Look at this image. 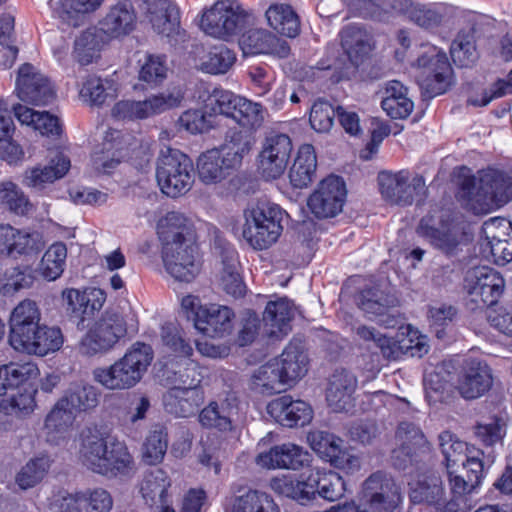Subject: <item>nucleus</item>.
Wrapping results in <instances>:
<instances>
[{"mask_svg":"<svg viewBox=\"0 0 512 512\" xmlns=\"http://www.w3.org/2000/svg\"><path fill=\"white\" fill-rule=\"evenodd\" d=\"M79 457L89 470L103 476L128 475L134 468L125 443L98 427L82 430Z\"/></svg>","mask_w":512,"mask_h":512,"instance_id":"obj_1","label":"nucleus"},{"mask_svg":"<svg viewBox=\"0 0 512 512\" xmlns=\"http://www.w3.org/2000/svg\"><path fill=\"white\" fill-rule=\"evenodd\" d=\"M270 485L275 493L301 505L316 499V496L330 502L337 501L345 492V482L338 473L317 467L301 473L298 479L292 476L273 478Z\"/></svg>","mask_w":512,"mask_h":512,"instance_id":"obj_2","label":"nucleus"},{"mask_svg":"<svg viewBox=\"0 0 512 512\" xmlns=\"http://www.w3.org/2000/svg\"><path fill=\"white\" fill-rule=\"evenodd\" d=\"M154 358L149 344L135 342L125 354L109 367L93 370L94 380L109 390H126L136 386Z\"/></svg>","mask_w":512,"mask_h":512,"instance_id":"obj_3","label":"nucleus"},{"mask_svg":"<svg viewBox=\"0 0 512 512\" xmlns=\"http://www.w3.org/2000/svg\"><path fill=\"white\" fill-rule=\"evenodd\" d=\"M285 211L277 204L259 202L244 210L243 238L255 250H265L277 242L283 231Z\"/></svg>","mask_w":512,"mask_h":512,"instance_id":"obj_4","label":"nucleus"},{"mask_svg":"<svg viewBox=\"0 0 512 512\" xmlns=\"http://www.w3.org/2000/svg\"><path fill=\"white\" fill-rule=\"evenodd\" d=\"M137 332L138 324L133 318L127 322L119 313L105 312L81 339L80 351L87 356L106 353L126 335Z\"/></svg>","mask_w":512,"mask_h":512,"instance_id":"obj_5","label":"nucleus"},{"mask_svg":"<svg viewBox=\"0 0 512 512\" xmlns=\"http://www.w3.org/2000/svg\"><path fill=\"white\" fill-rule=\"evenodd\" d=\"M156 179L161 191L171 198L185 195L194 183L192 160L178 149H161L156 168Z\"/></svg>","mask_w":512,"mask_h":512,"instance_id":"obj_6","label":"nucleus"},{"mask_svg":"<svg viewBox=\"0 0 512 512\" xmlns=\"http://www.w3.org/2000/svg\"><path fill=\"white\" fill-rule=\"evenodd\" d=\"M252 20V14L237 2L219 0L203 13L200 27L207 35L228 41L244 30Z\"/></svg>","mask_w":512,"mask_h":512,"instance_id":"obj_7","label":"nucleus"},{"mask_svg":"<svg viewBox=\"0 0 512 512\" xmlns=\"http://www.w3.org/2000/svg\"><path fill=\"white\" fill-rule=\"evenodd\" d=\"M416 66L422 69L424 75L419 79L424 95L433 98L448 90L453 70L443 49L429 43L421 45Z\"/></svg>","mask_w":512,"mask_h":512,"instance_id":"obj_8","label":"nucleus"},{"mask_svg":"<svg viewBox=\"0 0 512 512\" xmlns=\"http://www.w3.org/2000/svg\"><path fill=\"white\" fill-rule=\"evenodd\" d=\"M417 234L435 249L446 255H455L460 245V232L448 210H438L424 216L417 227Z\"/></svg>","mask_w":512,"mask_h":512,"instance_id":"obj_9","label":"nucleus"},{"mask_svg":"<svg viewBox=\"0 0 512 512\" xmlns=\"http://www.w3.org/2000/svg\"><path fill=\"white\" fill-rule=\"evenodd\" d=\"M378 184L385 201L399 206L422 202L427 193L424 177L416 175L410 179V174L406 170L395 173L382 171L378 175Z\"/></svg>","mask_w":512,"mask_h":512,"instance_id":"obj_10","label":"nucleus"},{"mask_svg":"<svg viewBox=\"0 0 512 512\" xmlns=\"http://www.w3.org/2000/svg\"><path fill=\"white\" fill-rule=\"evenodd\" d=\"M183 99L182 91L173 89L142 101L121 100L113 106L111 113L117 120H142L179 106Z\"/></svg>","mask_w":512,"mask_h":512,"instance_id":"obj_11","label":"nucleus"},{"mask_svg":"<svg viewBox=\"0 0 512 512\" xmlns=\"http://www.w3.org/2000/svg\"><path fill=\"white\" fill-rule=\"evenodd\" d=\"M470 301L477 308L495 305L505 289V280L493 268L480 266L471 269L465 278Z\"/></svg>","mask_w":512,"mask_h":512,"instance_id":"obj_12","label":"nucleus"},{"mask_svg":"<svg viewBox=\"0 0 512 512\" xmlns=\"http://www.w3.org/2000/svg\"><path fill=\"white\" fill-rule=\"evenodd\" d=\"M50 505L61 512H109L113 499L107 490L100 487L75 493L59 490L51 497Z\"/></svg>","mask_w":512,"mask_h":512,"instance_id":"obj_13","label":"nucleus"},{"mask_svg":"<svg viewBox=\"0 0 512 512\" xmlns=\"http://www.w3.org/2000/svg\"><path fill=\"white\" fill-rule=\"evenodd\" d=\"M162 259L166 271L176 280L190 282L199 273L195 239L162 246Z\"/></svg>","mask_w":512,"mask_h":512,"instance_id":"obj_14","label":"nucleus"},{"mask_svg":"<svg viewBox=\"0 0 512 512\" xmlns=\"http://www.w3.org/2000/svg\"><path fill=\"white\" fill-rule=\"evenodd\" d=\"M346 195L343 179L330 175L318 184L317 189L309 196L307 205L316 218L335 217L342 211Z\"/></svg>","mask_w":512,"mask_h":512,"instance_id":"obj_15","label":"nucleus"},{"mask_svg":"<svg viewBox=\"0 0 512 512\" xmlns=\"http://www.w3.org/2000/svg\"><path fill=\"white\" fill-rule=\"evenodd\" d=\"M146 17L153 30L171 45L185 42L186 31L180 24V11L172 0H153L148 3Z\"/></svg>","mask_w":512,"mask_h":512,"instance_id":"obj_16","label":"nucleus"},{"mask_svg":"<svg viewBox=\"0 0 512 512\" xmlns=\"http://www.w3.org/2000/svg\"><path fill=\"white\" fill-rule=\"evenodd\" d=\"M293 146L288 135L278 133L265 139L258 156V169L267 179H277L286 170Z\"/></svg>","mask_w":512,"mask_h":512,"instance_id":"obj_17","label":"nucleus"},{"mask_svg":"<svg viewBox=\"0 0 512 512\" xmlns=\"http://www.w3.org/2000/svg\"><path fill=\"white\" fill-rule=\"evenodd\" d=\"M16 92L20 100L33 105H48L55 98V91L49 79L28 63L19 68Z\"/></svg>","mask_w":512,"mask_h":512,"instance_id":"obj_18","label":"nucleus"},{"mask_svg":"<svg viewBox=\"0 0 512 512\" xmlns=\"http://www.w3.org/2000/svg\"><path fill=\"white\" fill-rule=\"evenodd\" d=\"M363 495L372 512H393L401 501L399 487L382 472L373 473L365 480Z\"/></svg>","mask_w":512,"mask_h":512,"instance_id":"obj_19","label":"nucleus"},{"mask_svg":"<svg viewBox=\"0 0 512 512\" xmlns=\"http://www.w3.org/2000/svg\"><path fill=\"white\" fill-rule=\"evenodd\" d=\"M66 312L80 322L99 311L106 301V293L100 288H88L84 291L70 288L62 292Z\"/></svg>","mask_w":512,"mask_h":512,"instance_id":"obj_20","label":"nucleus"},{"mask_svg":"<svg viewBox=\"0 0 512 512\" xmlns=\"http://www.w3.org/2000/svg\"><path fill=\"white\" fill-rule=\"evenodd\" d=\"M267 412L280 425L289 428L308 424L313 414L307 402L293 400L290 395H284L269 402Z\"/></svg>","mask_w":512,"mask_h":512,"instance_id":"obj_21","label":"nucleus"},{"mask_svg":"<svg viewBox=\"0 0 512 512\" xmlns=\"http://www.w3.org/2000/svg\"><path fill=\"white\" fill-rule=\"evenodd\" d=\"M256 462L259 466L268 469L299 470L309 464L310 454L298 445L284 443L272 447L267 452L260 453Z\"/></svg>","mask_w":512,"mask_h":512,"instance_id":"obj_22","label":"nucleus"},{"mask_svg":"<svg viewBox=\"0 0 512 512\" xmlns=\"http://www.w3.org/2000/svg\"><path fill=\"white\" fill-rule=\"evenodd\" d=\"M239 46L244 55L271 54L285 58L290 54L287 41L265 29H249L239 39Z\"/></svg>","mask_w":512,"mask_h":512,"instance_id":"obj_23","label":"nucleus"},{"mask_svg":"<svg viewBox=\"0 0 512 512\" xmlns=\"http://www.w3.org/2000/svg\"><path fill=\"white\" fill-rule=\"evenodd\" d=\"M458 197L463 206L475 215L488 214L499 208L488 187H484L482 176L479 178L475 176L463 178Z\"/></svg>","mask_w":512,"mask_h":512,"instance_id":"obj_24","label":"nucleus"},{"mask_svg":"<svg viewBox=\"0 0 512 512\" xmlns=\"http://www.w3.org/2000/svg\"><path fill=\"white\" fill-rule=\"evenodd\" d=\"M203 401L204 392L201 387L172 386L162 396L164 410L182 418L194 415Z\"/></svg>","mask_w":512,"mask_h":512,"instance_id":"obj_25","label":"nucleus"},{"mask_svg":"<svg viewBox=\"0 0 512 512\" xmlns=\"http://www.w3.org/2000/svg\"><path fill=\"white\" fill-rule=\"evenodd\" d=\"M492 382L491 369L486 362L468 359L465 362L458 389L465 399H476L491 388Z\"/></svg>","mask_w":512,"mask_h":512,"instance_id":"obj_26","label":"nucleus"},{"mask_svg":"<svg viewBox=\"0 0 512 512\" xmlns=\"http://www.w3.org/2000/svg\"><path fill=\"white\" fill-rule=\"evenodd\" d=\"M234 312L219 304L204 305L197 312L196 329L202 334L217 338L229 334L233 327Z\"/></svg>","mask_w":512,"mask_h":512,"instance_id":"obj_27","label":"nucleus"},{"mask_svg":"<svg viewBox=\"0 0 512 512\" xmlns=\"http://www.w3.org/2000/svg\"><path fill=\"white\" fill-rule=\"evenodd\" d=\"M400 447L393 451V464L398 469H405L412 462L417 450L426 447L427 439L422 430L414 423L403 421L396 431Z\"/></svg>","mask_w":512,"mask_h":512,"instance_id":"obj_28","label":"nucleus"},{"mask_svg":"<svg viewBox=\"0 0 512 512\" xmlns=\"http://www.w3.org/2000/svg\"><path fill=\"white\" fill-rule=\"evenodd\" d=\"M216 249L222 264L221 286L223 290L234 298L243 297L246 285L239 272L240 263L235 247L228 242H218Z\"/></svg>","mask_w":512,"mask_h":512,"instance_id":"obj_29","label":"nucleus"},{"mask_svg":"<svg viewBox=\"0 0 512 512\" xmlns=\"http://www.w3.org/2000/svg\"><path fill=\"white\" fill-rule=\"evenodd\" d=\"M482 455V451H470L469 456L462 461L465 477L456 474L455 471L450 472L448 481L451 493H468L470 495L481 485L485 477Z\"/></svg>","mask_w":512,"mask_h":512,"instance_id":"obj_30","label":"nucleus"},{"mask_svg":"<svg viewBox=\"0 0 512 512\" xmlns=\"http://www.w3.org/2000/svg\"><path fill=\"white\" fill-rule=\"evenodd\" d=\"M357 387L356 376L345 370H335L326 392L329 406L335 412L348 411L353 406V394Z\"/></svg>","mask_w":512,"mask_h":512,"instance_id":"obj_31","label":"nucleus"},{"mask_svg":"<svg viewBox=\"0 0 512 512\" xmlns=\"http://www.w3.org/2000/svg\"><path fill=\"white\" fill-rule=\"evenodd\" d=\"M294 304L287 297L269 301L263 313V321L270 338H282L291 331L294 318Z\"/></svg>","mask_w":512,"mask_h":512,"instance_id":"obj_32","label":"nucleus"},{"mask_svg":"<svg viewBox=\"0 0 512 512\" xmlns=\"http://www.w3.org/2000/svg\"><path fill=\"white\" fill-rule=\"evenodd\" d=\"M15 387L16 389L0 400V413L7 417L23 420L30 416L36 408L37 389L25 382Z\"/></svg>","mask_w":512,"mask_h":512,"instance_id":"obj_33","label":"nucleus"},{"mask_svg":"<svg viewBox=\"0 0 512 512\" xmlns=\"http://www.w3.org/2000/svg\"><path fill=\"white\" fill-rule=\"evenodd\" d=\"M286 384L300 380L308 372L309 359L300 342L291 341L282 354L272 359Z\"/></svg>","mask_w":512,"mask_h":512,"instance_id":"obj_34","label":"nucleus"},{"mask_svg":"<svg viewBox=\"0 0 512 512\" xmlns=\"http://www.w3.org/2000/svg\"><path fill=\"white\" fill-rule=\"evenodd\" d=\"M75 420V413L59 399L44 421V434L46 441L58 445L64 440Z\"/></svg>","mask_w":512,"mask_h":512,"instance_id":"obj_35","label":"nucleus"},{"mask_svg":"<svg viewBox=\"0 0 512 512\" xmlns=\"http://www.w3.org/2000/svg\"><path fill=\"white\" fill-rule=\"evenodd\" d=\"M317 168V157L311 144L300 146L296 158L289 170L290 183L295 188H306L314 180Z\"/></svg>","mask_w":512,"mask_h":512,"instance_id":"obj_36","label":"nucleus"},{"mask_svg":"<svg viewBox=\"0 0 512 512\" xmlns=\"http://www.w3.org/2000/svg\"><path fill=\"white\" fill-rule=\"evenodd\" d=\"M135 20L131 1L119 0L102 20V30L112 37L126 35L133 30Z\"/></svg>","mask_w":512,"mask_h":512,"instance_id":"obj_37","label":"nucleus"},{"mask_svg":"<svg viewBox=\"0 0 512 512\" xmlns=\"http://www.w3.org/2000/svg\"><path fill=\"white\" fill-rule=\"evenodd\" d=\"M13 113L21 124L33 127L41 135L57 137L62 132L59 119L46 111L39 112L18 104L13 106Z\"/></svg>","mask_w":512,"mask_h":512,"instance_id":"obj_38","label":"nucleus"},{"mask_svg":"<svg viewBox=\"0 0 512 512\" xmlns=\"http://www.w3.org/2000/svg\"><path fill=\"white\" fill-rule=\"evenodd\" d=\"M41 314L37 304L32 300L20 302L12 311L9 320V343L18 337L24 338L40 323Z\"/></svg>","mask_w":512,"mask_h":512,"instance_id":"obj_39","label":"nucleus"},{"mask_svg":"<svg viewBox=\"0 0 512 512\" xmlns=\"http://www.w3.org/2000/svg\"><path fill=\"white\" fill-rule=\"evenodd\" d=\"M162 352L173 359H185L193 355V347L182 328L174 322H166L160 331Z\"/></svg>","mask_w":512,"mask_h":512,"instance_id":"obj_40","label":"nucleus"},{"mask_svg":"<svg viewBox=\"0 0 512 512\" xmlns=\"http://www.w3.org/2000/svg\"><path fill=\"white\" fill-rule=\"evenodd\" d=\"M120 134L118 130L107 131L101 149L92 154V163L97 171L109 174L121 162L123 155Z\"/></svg>","mask_w":512,"mask_h":512,"instance_id":"obj_41","label":"nucleus"},{"mask_svg":"<svg viewBox=\"0 0 512 512\" xmlns=\"http://www.w3.org/2000/svg\"><path fill=\"white\" fill-rule=\"evenodd\" d=\"M168 65L165 55L146 54L139 60L138 81L135 89H154L160 86L167 78Z\"/></svg>","mask_w":512,"mask_h":512,"instance_id":"obj_42","label":"nucleus"},{"mask_svg":"<svg viewBox=\"0 0 512 512\" xmlns=\"http://www.w3.org/2000/svg\"><path fill=\"white\" fill-rule=\"evenodd\" d=\"M253 145V139L247 132L230 129L225 135L224 143L218 149L221 156L224 158L223 163H227V166L236 169L243 161L245 155H247Z\"/></svg>","mask_w":512,"mask_h":512,"instance_id":"obj_43","label":"nucleus"},{"mask_svg":"<svg viewBox=\"0 0 512 512\" xmlns=\"http://www.w3.org/2000/svg\"><path fill=\"white\" fill-rule=\"evenodd\" d=\"M70 168V160L63 154H58L51 160V165L35 167L26 171L24 183L28 187L41 190L47 183L62 178Z\"/></svg>","mask_w":512,"mask_h":512,"instance_id":"obj_44","label":"nucleus"},{"mask_svg":"<svg viewBox=\"0 0 512 512\" xmlns=\"http://www.w3.org/2000/svg\"><path fill=\"white\" fill-rule=\"evenodd\" d=\"M341 45L351 64L358 67L371 47L366 31L355 24L346 25L340 32Z\"/></svg>","mask_w":512,"mask_h":512,"instance_id":"obj_45","label":"nucleus"},{"mask_svg":"<svg viewBox=\"0 0 512 512\" xmlns=\"http://www.w3.org/2000/svg\"><path fill=\"white\" fill-rule=\"evenodd\" d=\"M445 494L442 480L435 473L425 474L410 484L409 498L413 504L436 505Z\"/></svg>","mask_w":512,"mask_h":512,"instance_id":"obj_46","label":"nucleus"},{"mask_svg":"<svg viewBox=\"0 0 512 512\" xmlns=\"http://www.w3.org/2000/svg\"><path fill=\"white\" fill-rule=\"evenodd\" d=\"M268 25L279 34L294 38L300 32L297 13L288 4H272L265 12Z\"/></svg>","mask_w":512,"mask_h":512,"instance_id":"obj_47","label":"nucleus"},{"mask_svg":"<svg viewBox=\"0 0 512 512\" xmlns=\"http://www.w3.org/2000/svg\"><path fill=\"white\" fill-rule=\"evenodd\" d=\"M158 235L162 246L167 243L186 241L187 238L195 239L194 232L188 219L180 212L171 211L160 220Z\"/></svg>","mask_w":512,"mask_h":512,"instance_id":"obj_48","label":"nucleus"},{"mask_svg":"<svg viewBox=\"0 0 512 512\" xmlns=\"http://www.w3.org/2000/svg\"><path fill=\"white\" fill-rule=\"evenodd\" d=\"M234 413L235 408L228 401H212L200 411L198 420L203 428L229 432L233 429Z\"/></svg>","mask_w":512,"mask_h":512,"instance_id":"obj_49","label":"nucleus"},{"mask_svg":"<svg viewBox=\"0 0 512 512\" xmlns=\"http://www.w3.org/2000/svg\"><path fill=\"white\" fill-rule=\"evenodd\" d=\"M223 162L224 158L218 149L202 153L197 160V171L201 182L209 185L224 180L233 168Z\"/></svg>","mask_w":512,"mask_h":512,"instance_id":"obj_50","label":"nucleus"},{"mask_svg":"<svg viewBox=\"0 0 512 512\" xmlns=\"http://www.w3.org/2000/svg\"><path fill=\"white\" fill-rule=\"evenodd\" d=\"M411 6L410 0H355L354 7L364 18L384 21L390 14H402Z\"/></svg>","mask_w":512,"mask_h":512,"instance_id":"obj_51","label":"nucleus"},{"mask_svg":"<svg viewBox=\"0 0 512 512\" xmlns=\"http://www.w3.org/2000/svg\"><path fill=\"white\" fill-rule=\"evenodd\" d=\"M171 485L170 478L162 469H155L145 474L140 492L145 502L150 505L167 506L168 488Z\"/></svg>","mask_w":512,"mask_h":512,"instance_id":"obj_52","label":"nucleus"},{"mask_svg":"<svg viewBox=\"0 0 512 512\" xmlns=\"http://www.w3.org/2000/svg\"><path fill=\"white\" fill-rule=\"evenodd\" d=\"M104 0H60L51 3L53 13L63 22L71 26H79L84 15L96 11Z\"/></svg>","mask_w":512,"mask_h":512,"instance_id":"obj_53","label":"nucleus"},{"mask_svg":"<svg viewBox=\"0 0 512 512\" xmlns=\"http://www.w3.org/2000/svg\"><path fill=\"white\" fill-rule=\"evenodd\" d=\"M236 61V54L227 46L220 44L213 46L199 59L198 68L211 75L227 73Z\"/></svg>","mask_w":512,"mask_h":512,"instance_id":"obj_54","label":"nucleus"},{"mask_svg":"<svg viewBox=\"0 0 512 512\" xmlns=\"http://www.w3.org/2000/svg\"><path fill=\"white\" fill-rule=\"evenodd\" d=\"M284 382L277 363L270 360L256 369L251 377V388L261 394L272 395L284 390Z\"/></svg>","mask_w":512,"mask_h":512,"instance_id":"obj_55","label":"nucleus"},{"mask_svg":"<svg viewBox=\"0 0 512 512\" xmlns=\"http://www.w3.org/2000/svg\"><path fill=\"white\" fill-rule=\"evenodd\" d=\"M97 389L82 382L72 383L60 398L74 413L87 411L98 405Z\"/></svg>","mask_w":512,"mask_h":512,"instance_id":"obj_56","label":"nucleus"},{"mask_svg":"<svg viewBox=\"0 0 512 512\" xmlns=\"http://www.w3.org/2000/svg\"><path fill=\"white\" fill-rule=\"evenodd\" d=\"M176 366L167 369V380L172 386L183 388L200 387L203 379L202 369L191 357L178 359Z\"/></svg>","mask_w":512,"mask_h":512,"instance_id":"obj_57","label":"nucleus"},{"mask_svg":"<svg viewBox=\"0 0 512 512\" xmlns=\"http://www.w3.org/2000/svg\"><path fill=\"white\" fill-rule=\"evenodd\" d=\"M357 305L366 314L383 315L397 303L395 296L386 293L378 286L363 289L357 296Z\"/></svg>","mask_w":512,"mask_h":512,"instance_id":"obj_58","label":"nucleus"},{"mask_svg":"<svg viewBox=\"0 0 512 512\" xmlns=\"http://www.w3.org/2000/svg\"><path fill=\"white\" fill-rule=\"evenodd\" d=\"M15 19L10 13L0 15V67L9 69L15 63L18 48L14 45Z\"/></svg>","mask_w":512,"mask_h":512,"instance_id":"obj_59","label":"nucleus"},{"mask_svg":"<svg viewBox=\"0 0 512 512\" xmlns=\"http://www.w3.org/2000/svg\"><path fill=\"white\" fill-rule=\"evenodd\" d=\"M438 439L449 478L450 472H454V467L461 464L469 456L470 450L467 443L459 440L449 431L440 433Z\"/></svg>","mask_w":512,"mask_h":512,"instance_id":"obj_60","label":"nucleus"},{"mask_svg":"<svg viewBox=\"0 0 512 512\" xmlns=\"http://www.w3.org/2000/svg\"><path fill=\"white\" fill-rule=\"evenodd\" d=\"M38 368L33 363H9L0 366V396L6 395V390L34 378L38 374Z\"/></svg>","mask_w":512,"mask_h":512,"instance_id":"obj_61","label":"nucleus"},{"mask_svg":"<svg viewBox=\"0 0 512 512\" xmlns=\"http://www.w3.org/2000/svg\"><path fill=\"white\" fill-rule=\"evenodd\" d=\"M102 35L95 29L82 32L74 43V56L81 65H88L99 57Z\"/></svg>","mask_w":512,"mask_h":512,"instance_id":"obj_62","label":"nucleus"},{"mask_svg":"<svg viewBox=\"0 0 512 512\" xmlns=\"http://www.w3.org/2000/svg\"><path fill=\"white\" fill-rule=\"evenodd\" d=\"M67 258V248L62 242L52 244L44 253L40 270L48 281H54L64 272Z\"/></svg>","mask_w":512,"mask_h":512,"instance_id":"obj_63","label":"nucleus"},{"mask_svg":"<svg viewBox=\"0 0 512 512\" xmlns=\"http://www.w3.org/2000/svg\"><path fill=\"white\" fill-rule=\"evenodd\" d=\"M481 176L484 187H488L499 207L512 199V177L497 170H488Z\"/></svg>","mask_w":512,"mask_h":512,"instance_id":"obj_64","label":"nucleus"}]
</instances>
